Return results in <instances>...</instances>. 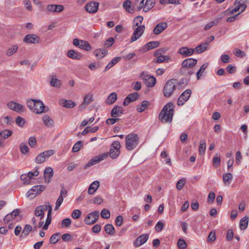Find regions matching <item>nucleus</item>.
Listing matches in <instances>:
<instances>
[{"label":"nucleus","mask_w":249,"mask_h":249,"mask_svg":"<svg viewBox=\"0 0 249 249\" xmlns=\"http://www.w3.org/2000/svg\"><path fill=\"white\" fill-rule=\"evenodd\" d=\"M73 44L75 46L78 47L86 51H89L91 49L90 45L88 41L85 40L75 38L73 40Z\"/></svg>","instance_id":"obj_7"},{"label":"nucleus","mask_w":249,"mask_h":249,"mask_svg":"<svg viewBox=\"0 0 249 249\" xmlns=\"http://www.w3.org/2000/svg\"><path fill=\"white\" fill-rule=\"evenodd\" d=\"M123 8L125 10L130 14H134L136 12V6L131 5V1L129 0H125L123 4Z\"/></svg>","instance_id":"obj_21"},{"label":"nucleus","mask_w":249,"mask_h":249,"mask_svg":"<svg viewBox=\"0 0 249 249\" xmlns=\"http://www.w3.org/2000/svg\"><path fill=\"white\" fill-rule=\"evenodd\" d=\"M192 91L190 89H187L183 92L178 97L177 101V104L178 106H182L184 104L190 97Z\"/></svg>","instance_id":"obj_10"},{"label":"nucleus","mask_w":249,"mask_h":249,"mask_svg":"<svg viewBox=\"0 0 249 249\" xmlns=\"http://www.w3.org/2000/svg\"><path fill=\"white\" fill-rule=\"evenodd\" d=\"M249 222V217L245 216L240 221L239 226L241 230H245L248 227Z\"/></svg>","instance_id":"obj_36"},{"label":"nucleus","mask_w":249,"mask_h":249,"mask_svg":"<svg viewBox=\"0 0 249 249\" xmlns=\"http://www.w3.org/2000/svg\"><path fill=\"white\" fill-rule=\"evenodd\" d=\"M107 51L105 49H98L94 52V54L99 59H101L106 56Z\"/></svg>","instance_id":"obj_33"},{"label":"nucleus","mask_w":249,"mask_h":249,"mask_svg":"<svg viewBox=\"0 0 249 249\" xmlns=\"http://www.w3.org/2000/svg\"><path fill=\"white\" fill-rule=\"evenodd\" d=\"M168 27L167 23L165 22H161L157 24L153 29V33L155 35H158L162 33Z\"/></svg>","instance_id":"obj_17"},{"label":"nucleus","mask_w":249,"mask_h":249,"mask_svg":"<svg viewBox=\"0 0 249 249\" xmlns=\"http://www.w3.org/2000/svg\"><path fill=\"white\" fill-rule=\"evenodd\" d=\"M60 235L61 234L59 232L53 234L50 238V243L52 244L56 243L59 241Z\"/></svg>","instance_id":"obj_43"},{"label":"nucleus","mask_w":249,"mask_h":249,"mask_svg":"<svg viewBox=\"0 0 249 249\" xmlns=\"http://www.w3.org/2000/svg\"><path fill=\"white\" fill-rule=\"evenodd\" d=\"M164 227V223L162 221H159L156 224L155 227V231L156 232L161 231Z\"/></svg>","instance_id":"obj_55"},{"label":"nucleus","mask_w":249,"mask_h":249,"mask_svg":"<svg viewBox=\"0 0 249 249\" xmlns=\"http://www.w3.org/2000/svg\"><path fill=\"white\" fill-rule=\"evenodd\" d=\"M45 158L44 157L42 153L38 155L36 158V162L38 164L43 163L46 160Z\"/></svg>","instance_id":"obj_56"},{"label":"nucleus","mask_w":249,"mask_h":249,"mask_svg":"<svg viewBox=\"0 0 249 249\" xmlns=\"http://www.w3.org/2000/svg\"><path fill=\"white\" fill-rule=\"evenodd\" d=\"M169 59V57L166 55H160L157 58V60L156 62L158 63H160L165 61L166 60H168Z\"/></svg>","instance_id":"obj_60"},{"label":"nucleus","mask_w":249,"mask_h":249,"mask_svg":"<svg viewBox=\"0 0 249 249\" xmlns=\"http://www.w3.org/2000/svg\"><path fill=\"white\" fill-rule=\"evenodd\" d=\"M178 246L179 249H185L187 245L184 240L179 239L178 241Z\"/></svg>","instance_id":"obj_57"},{"label":"nucleus","mask_w":249,"mask_h":249,"mask_svg":"<svg viewBox=\"0 0 249 249\" xmlns=\"http://www.w3.org/2000/svg\"><path fill=\"white\" fill-rule=\"evenodd\" d=\"M99 217V211H94L89 213L85 217L84 222L87 225H92L96 223Z\"/></svg>","instance_id":"obj_6"},{"label":"nucleus","mask_w":249,"mask_h":249,"mask_svg":"<svg viewBox=\"0 0 249 249\" xmlns=\"http://www.w3.org/2000/svg\"><path fill=\"white\" fill-rule=\"evenodd\" d=\"M55 153V151L53 149L46 150L44 152L42 153V154L43 155L45 159L48 158L52 155H53Z\"/></svg>","instance_id":"obj_64"},{"label":"nucleus","mask_w":249,"mask_h":249,"mask_svg":"<svg viewBox=\"0 0 249 249\" xmlns=\"http://www.w3.org/2000/svg\"><path fill=\"white\" fill-rule=\"evenodd\" d=\"M20 150L23 154H26L29 151V148L28 146L23 142L20 144Z\"/></svg>","instance_id":"obj_52"},{"label":"nucleus","mask_w":249,"mask_h":249,"mask_svg":"<svg viewBox=\"0 0 249 249\" xmlns=\"http://www.w3.org/2000/svg\"><path fill=\"white\" fill-rule=\"evenodd\" d=\"M117 99V95L115 92H112L107 97L106 103L107 105H111L113 104Z\"/></svg>","instance_id":"obj_35"},{"label":"nucleus","mask_w":249,"mask_h":249,"mask_svg":"<svg viewBox=\"0 0 249 249\" xmlns=\"http://www.w3.org/2000/svg\"><path fill=\"white\" fill-rule=\"evenodd\" d=\"M115 40L113 37H110L106 40L104 45L105 46L108 48L111 47L114 43Z\"/></svg>","instance_id":"obj_58"},{"label":"nucleus","mask_w":249,"mask_h":249,"mask_svg":"<svg viewBox=\"0 0 249 249\" xmlns=\"http://www.w3.org/2000/svg\"><path fill=\"white\" fill-rule=\"evenodd\" d=\"M23 41L27 43L37 44L40 41V38L35 34H28L25 36Z\"/></svg>","instance_id":"obj_14"},{"label":"nucleus","mask_w":249,"mask_h":249,"mask_svg":"<svg viewBox=\"0 0 249 249\" xmlns=\"http://www.w3.org/2000/svg\"><path fill=\"white\" fill-rule=\"evenodd\" d=\"M121 59V57H115L112 60H111L109 63L105 67V70H104V72H105L111 68L113 66L116 65L118 62H119Z\"/></svg>","instance_id":"obj_32"},{"label":"nucleus","mask_w":249,"mask_h":249,"mask_svg":"<svg viewBox=\"0 0 249 249\" xmlns=\"http://www.w3.org/2000/svg\"><path fill=\"white\" fill-rule=\"evenodd\" d=\"M177 81L175 79H171L166 82L163 89V93L165 97H170L172 95L176 89Z\"/></svg>","instance_id":"obj_4"},{"label":"nucleus","mask_w":249,"mask_h":249,"mask_svg":"<svg viewBox=\"0 0 249 249\" xmlns=\"http://www.w3.org/2000/svg\"><path fill=\"white\" fill-rule=\"evenodd\" d=\"M140 77L143 80L144 83L148 87H153L156 84V78L153 76L145 75L143 71L141 73Z\"/></svg>","instance_id":"obj_9"},{"label":"nucleus","mask_w":249,"mask_h":249,"mask_svg":"<svg viewBox=\"0 0 249 249\" xmlns=\"http://www.w3.org/2000/svg\"><path fill=\"white\" fill-rule=\"evenodd\" d=\"M155 4V0H146L144 6L143 8V11L144 12H148L154 6Z\"/></svg>","instance_id":"obj_31"},{"label":"nucleus","mask_w":249,"mask_h":249,"mask_svg":"<svg viewBox=\"0 0 249 249\" xmlns=\"http://www.w3.org/2000/svg\"><path fill=\"white\" fill-rule=\"evenodd\" d=\"M109 156L108 153H104L91 159L85 165V167H90L107 159Z\"/></svg>","instance_id":"obj_8"},{"label":"nucleus","mask_w":249,"mask_h":249,"mask_svg":"<svg viewBox=\"0 0 249 249\" xmlns=\"http://www.w3.org/2000/svg\"><path fill=\"white\" fill-rule=\"evenodd\" d=\"M47 202L45 205L37 206L35 210L34 214L37 217H40V219H42L44 217V212L47 210Z\"/></svg>","instance_id":"obj_15"},{"label":"nucleus","mask_w":249,"mask_h":249,"mask_svg":"<svg viewBox=\"0 0 249 249\" xmlns=\"http://www.w3.org/2000/svg\"><path fill=\"white\" fill-rule=\"evenodd\" d=\"M218 22L219 21H218V19H217L215 21H212L210 22L209 23H207L205 25V26L204 27V30H207L210 29V28H211L213 26H214L215 25H216L217 24V23H218Z\"/></svg>","instance_id":"obj_61"},{"label":"nucleus","mask_w":249,"mask_h":249,"mask_svg":"<svg viewBox=\"0 0 249 249\" xmlns=\"http://www.w3.org/2000/svg\"><path fill=\"white\" fill-rule=\"evenodd\" d=\"M174 104L169 102L166 104L160 111L159 114V119L164 123L170 124L173 120L174 115Z\"/></svg>","instance_id":"obj_1"},{"label":"nucleus","mask_w":249,"mask_h":249,"mask_svg":"<svg viewBox=\"0 0 249 249\" xmlns=\"http://www.w3.org/2000/svg\"><path fill=\"white\" fill-rule=\"evenodd\" d=\"M36 114H40L43 112L48 111V108L46 109V107L43 102L40 100H36L35 104V109L33 111Z\"/></svg>","instance_id":"obj_12"},{"label":"nucleus","mask_w":249,"mask_h":249,"mask_svg":"<svg viewBox=\"0 0 249 249\" xmlns=\"http://www.w3.org/2000/svg\"><path fill=\"white\" fill-rule=\"evenodd\" d=\"M144 29V25L137 27L131 36V42H134L137 40L143 34Z\"/></svg>","instance_id":"obj_13"},{"label":"nucleus","mask_w":249,"mask_h":249,"mask_svg":"<svg viewBox=\"0 0 249 249\" xmlns=\"http://www.w3.org/2000/svg\"><path fill=\"white\" fill-rule=\"evenodd\" d=\"M12 134V131L10 130H4L0 132V136L4 139H7L8 137L10 136Z\"/></svg>","instance_id":"obj_49"},{"label":"nucleus","mask_w":249,"mask_h":249,"mask_svg":"<svg viewBox=\"0 0 249 249\" xmlns=\"http://www.w3.org/2000/svg\"><path fill=\"white\" fill-rule=\"evenodd\" d=\"M51 85L52 87L58 88L60 85V81L58 80L55 76H53L50 82Z\"/></svg>","instance_id":"obj_46"},{"label":"nucleus","mask_w":249,"mask_h":249,"mask_svg":"<svg viewBox=\"0 0 249 249\" xmlns=\"http://www.w3.org/2000/svg\"><path fill=\"white\" fill-rule=\"evenodd\" d=\"M125 147L128 151L135 148L138 144L139 138L137 134L131 133L125 137Z\"/></svg>","instance_id":"obj_3"},{"label":"nucleus","mask_w":249,"mask_h":249,"mask_svg":"<svg viewBox=\"0 0 249 249\" xmlns=\"http://www.w3.org/2000/svg\"><path fill=\"white\" fill-rule=\"evenodd\" d=\"M60 104L66 108H72L76 106V104L71 100L61 99L60 100Z\"/></svg>","instance_id":"obj_25"},{"label":"nucleus","mask_w":249,"mask_h":249,"mask_svg":"<svg viewBox=\"0 0 249 249\" xmlns=\"http://www.w3.org/2000/svg\"><path fill=\"white\" fill-rule=\"evenodd\" d=\"M206 149V143L204 140H201L199 145V153L200 155L204 154Z\"/></svg>","instance_id":"obj_48"},{"label":"nucleus","mask_w":249,"mask_h":249,"mask_svg":"<svg viewBox=\"0 0 249 249\" xmlns=\"http://www.w3.org/2000/svg\"><path fill=\"white\" fill-rule=\"evenodd\" d=\"M101 216L104 219H108L110 216V213L108 210L104 209L101 213Z\"/></svg>","instance_id":"obj_50"},{"label":"nucleus","mask_w":249,"mask_h":249,"mask_svg":"<svg viewBox=\"0 0 249 249\" xmlns=\"http://www.w3.org/2000/svg\"><path fill=\"white\" fill-rule=\"evenodd\" d=\"M16 123L19 126L22 127L25 124V120L22 117L18 116L16 119Z\"/></svg>","instance_id":"obj_62"},{"label":"nucleus","mask_w":249,"mask_h":249,"mask_svg":"<svg viewBox=\"0 0 249 249\" xmlns=\"http://www.w3.org/2000/svg\"><path fill=\"white\" fill-rule=\"evenodd\" d=\"M53 171L52 167H48L45 169L44 172V179L46 182H49V179L53 176Z\"/></svg>","instance_id":"obj_29"},{"label":"nucleus","mask_w":249,"mask_h":249,"mask_svg":"<svg viewBox=\"0 0 249 249\" xmlns=\"http://www.w3.org/2000/svg\"><path fill=\"white\" fill-rule=\"evenodd\" d=\"M209 47V42L205 41L203 43H201L199 45L197 46L195 49V52L196 51L197 53H200L208 49Z\"/></svg>","instance_id":"obj_26"},{"label":"nucleus","mask_w":249,"mask_h":249,"mask_svg":"<svg viewBox=\"0 0 249 249\" xmlns=\"http://www.w3.org/2000/svg\"><path fill=\"white\" fill-rule=\"evenodd\" d=\"M93 101L92 95L90 94L86 95L84 99L83 102L89 105Z\"/></svg>","instance_id":"obj_63"},{"label":"nucleus","mask_w":249,"mask_h":249,"mask_svg":"<svg viewBox=\"0 0 249 249\" xmlns=\"http://www.w3.org/2000/svg\"><path fill=\"white\" fill-rule=\"evenodd\" d=\"M47 209H48V212L45 223L43 226V229L44 230H47L48 229L49 225L51 224L52 221V207L49 202H47Z\"/></svg>","instance_id":"obj_19"},{"label":"nucleus","mask_w":249,"mask_h":249,"mask_svg":"<svg viewBox=\"0 0 249 249\" xmlns=\"http://www.w3.org/2000/svg\"><path fill=\"white\" fill-rule=\"evenodd\" d=\"M149 238V234H143L138 237L134 242V246L139 247L144 244Z\"/></svg>","instance_id":"obj_18"},{"label":"nucleus","mask_w":249,"mask_h":249,"mask_svg":"<svg viewBox=\"0 0 249 249\" xmlns=\"http://www.w3.org/2000/svg\"><path fill=\"white\" fill-rule=\"evenodd\" d=\"M208 66V63L203 64L201 67L198 71L196 72V75L197 76V79H199L201 76L202 73L205 71V70L207 68Z\"/></svg>","instance_id":"obj_47"},{"label":"nucleus","mask_w":249,"mask_h":249,"mask_svg":"<svg viewBox=\"0 0 249 249\" xmlns=\"http://www.w3.org/2000/svg\"><path fill=\"white\" fill-rule=\"evenodd\" d=\"M149 105V103L148 101L144 100L141 105L137 106V110L139 112H142L148 107Z\"/></svg>","instance_id":"obj_37"},{"label":"nucleus","mask_w":249,"mask_h":249,"mask_svg":"<svg viewBox=\"0 0 249 249\" xmlns=\"http://www.w3.org/2000/svg\"><path fill=\"white\" fill-rule=\"evenodd\" d=\"M185 182V178H181L177 182L176 184L177 189L178 190H180L182 189L183 187Z\"/></svg>","instance_id":"obj_59"},{"label":"nucleus","mask_w":249,"mask_h":249,"mask_svg":"<svg viewBox=\"0 0 249 249\" xmlns=\"http://www.w3.org/2000/svg\"><path fill=\"white\" fill-rule=\"evenodd\" d=\"M178 53L185 57L190 56L195 53V49L188 48L187 47H182L179 49Z\"/></svg>","instance_id":"obj_20"},{"label":"nucleus","mask_w":249,"mask_h":249,"mask_svg":"<svg viewBox=\"0 0 249 249\" xmlns=\"http://www.w3.org/2000/svg\"><path fill=\"white\" fill-rule=\"evenodd\" d=\"M32 230V227L30 225L26 224L25 225L23 230L22 231V233L24 234L25 236H27L29 235L30 232Z\"/></svg>","instance_id":"obj_51"},{"label":"nucleus","mask_w":249,"mask_h":249,"mask_svg":"<svg viewBox=\"0 0 249 249\" xmlns=\"http://www.w3.org/2000/svg\"><path fill=\"white\" fill-rule=\"evenodd\" d=\"M121 144L119 141H113L111 145L109 156L112 159H116L120 154Z\"/></svg>","instance_id":"obj_5"},{"label":"nucleus","mask_w":249,"mask_h":249,"mask_svg":"<svg viewBox=\"0 0 249 249\" xmlns=\"http://www.w3.org/2000/svg\"><path fill=\"white\" fill-rule=\"evenodd\" d=\"M160 42L157 41H152L148 42L145 44V47L147 48V50L149 51L151 49L156 48L159 46Z\"/></svg>","instance_id":"obj_39"},{"label":"nucleus","mask_w":249,"mask_h":249,"mask_svg":"<svg viewBox=\"0 0 249 249\" xmlns=\"http://www.w3.org/2000/svg\"><path fill=\"white\" fill-rule=\"evenodd\" d=\"M82 145V142L81 141H79L77 142L75 144L73 145L72 151V152H76L80 150Z\"/></svg>","instance_id":"obj_53"},{"label":"nucleus","mask_w":249,"mask_h":249,"mask_svg":"<svg viewBox=\"0 0 249 249\" xmlns=\"http://www.w3.org/2000/svg\"><path fill=\"white\" fill-rule=\"evenodd\" d=\"M44 124L48 127L53 126L54 122L53 120L48 115H45L42 118Z\"/></svg>","instance_id":"obj_30"},{"label":"nucleus","mask_w":249,"mask_h":249,"mask_svg":"<svg viewBox=\"0 0 249 249\" xmlns=\"http://www.w3.org/2000/svg\"><path fill=\"white\" fill-rule=\"evenodd\" d=\"M104 64L103 62L100 61H97L96 62L92 63L89 65V68L93 71L95 69H98L103 66Z\"/></svg>","instance_id":"obj_41"},{"label":"nucleus","mask_w":249,"mask_h":249,"mask_svg":"<svg viewBox=\"0 0 249 249\" xmlns=\"http://www.w3.org/2000/svg\"><path fill=\"white\" fill-rule=\"evenodd\" d=\"M82 54L78 52L73 50H70L68 52V56L75 60H80L82 57Z\"/></svg>","instance_id":"obj_27"},{"label":"nucleus","mask_w":249,"mask_h":249,"mask_svg":"<svg viewBox=\"0 0 249 249\" xmlns=\"http://www.w3.org/2000/svg\"><path fill=\"white\" fill-rule=\"evenodd\" d=\"M233 178L232 174L231 173L224 174L223 175V181L225 184H229Z\"/></svg>","instance_id":"obj_40"},{"label":"nucleus","mask_w":249,"mask_h":249,"mask_svg":"<svg viewBox=\"0 0 249 249\" xmlns=\"http://www.w3.org/2000/svg\"><path fill=\"white\" fill-rule=\"evenodd\" d=\"M47 9L51 12H61L64 10V7L62 5L49 4Z\"/></svg>","instance_id":"obj_24"},{"label":"nucleus","mask_w":249,"mask_h":249,"mask_svg":"<svg viewBox=\"0 0 249 249\" xmlns=\"http://www.w3.org/2000/svg\"><path fill=\"white\" fill-rule=\"evenodd\" d=\"M100 185V182L98 180H95L92 182V183L89 185V188L88 189V194L89 195L93 194L95 191L97 190Z\"/></svg>","instance_id":"obj_28"},{"label":"nucleus","mask_w":249,"mask_h":249,"mask_svg":"<svg viewBox=\"0 0 249 249\" xmlns=\"http://www.w3.org/2000/svg\"><path fill=\"white\" fill-rule=\"evenodd\" d=\"M20 213V210L16 209L13 210L12 212L8 213L4 218L3 220L5 222H9L11 220L14 219Z\"/></svg>","instance_id":"obj_22"},{"label":"nucleus","mask_w":249,"mask_h":249,"mask_svg":"<svg viewBox=\"0 0 249 249\" xmlns=\"http://www.w3.org/2000/svg\"><path fill=\"white\" fill-rule=\"evenodd\" d=\"M248 0H236L234 2V4H238L242 8L240 13L243 12L246 8V2Z\"/></svg>","instance_id":"obj_42"},{"label":"nucleus","mask_w":249,"mask_h":249,"mask_svg":"<svg viewBox=\"0 0 249 249\" xmlns=\"http://www.w3.org/2000/svg\"><path fill=\"white\" fill-rule=\"evenodd\" d=\"M234 5L235 6V7L233 8H229L227 10H226L225 11V14H232L236 12H238L239 11V10L240 9H242V8L239 6V5L238 4H234Z\"/></svg>","instance_id":"obj_44"},{"label":"nucleus","mask_w":249,"mask_h":249,"mask_svg":"<svg viewBox=\"0 0 249 249\" xmlns=\"http://www.w3.org/2000/svg\"><path fill=\"white\" fill-rule=\"evenodd\" d=\"M46 186L43 185L34 186L32 188V190H36V193H33V196H32V198H34L37 195L40 194L45 189Z\"/></svg>","instance_id":"obj_34"},{"label":"nucleus","mask_w":249,"mask_h":249,"mask_svg":"<svg viewBox=\"0 0 249 249\" xmlns=\"http://www.w3.org/2000/svg\"><path fill=\"white\" fill-rule=\"evenodd\" d=\"M99 3L91 1L88 3L85 6V9L89 13H95L98 10Z\"/></svg>","instance_id":"obj_11"},{"label":"nucleus","mask_w":249,"mask_h":249,"mask_svg":"<svg viewBox=\"0 0 249 249\" xmlns=\"http://www.w3.org/2000/svg\"><path fill=\"white\" fill-rule=\"evenodd\" d=\"M7 106L10 109L15 111L18 112L24 111V107L22 105L14 101H11L8 103Z\"/></svg>","instance_id":"obj_16"},{"label":"nucleus","mask_w":249,"mask_h":249,"mask_svg":"<svg viewBox=\"0 0 249 249\" xmlns=\"http://www.w3.org/2000/svg\"><path fill=\"white\" fill-rule=\"evenodd\" d=\"M197 60L193 58H187L182 62L180 72L185 75H191L195 73L192 68L196 65Z\"/></svg>","instance_id":"obj_2"},{"label":"nucleus","mask_w":249,"mask_h":249,"mask_svg":"<svg viewBox=\"0 0 249 249\" xmlns=\"http://www.w3.org/2000/svg\"><path fill=\"white\" fill-rule=\"evenodd\" d=\"M105 231L107 233L110 235H113L115 233L114 227L112 224H107L105 225Z\"/></svg>","instance_id":"obj_38"},{"label":"nucleus","mask_w":249,"mask_h":249,"mask_svg":"<svg viewBox=\"0 0 249 249\" xmlns=\"http://www.w3.org/2000/svg\"><path fill=\"white\" fill-rule=\"evenodd\" d=\"M144 0H136L134 5L136 6V12L140 11L144 6Z\"/></svg>","instance_id":"obj_45"},{"label":"nucleus","mask_w":249,"mask_h":249,"mask_svg":"<svg viewBox=\"0 0 249 249\" xmlns=\"http://www.w3.org/2000/svg\"><path fill=\"white\" fill-rule=\"evenodd\" d=\"M124 113V109L120 106H115L111 110V116L113 118H116L120 116Z\"/></svg>","instance_id":"obj_23"},{"label":"nucleus","mask_w":249,"mask_h":249,"mask_svg":"<svg viewBox=\"0 0 249 249\" xmlns=\"http://www.w3.org/2000/svg\"><path fill=\"white\" fill-rule=\"evenodd\" d=\"M18 46L17 45L12 46L9 48L6 53V54L8 56H11L16 52L18 50Z\"/></svg>","instance_id":"obj_54"}]
</instances>
